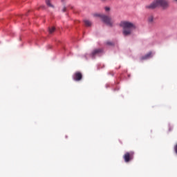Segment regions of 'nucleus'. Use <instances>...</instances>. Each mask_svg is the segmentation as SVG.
I'll return each mask as SVG.
<instances>
[{
    "mask_svg": "<svg viewBox=\"0 0 177 177\" xmlns=\"http://www.w3.org/2000/svg\"><path fill=\"white\" fill-rule=\"evenodd\" d=\"M46 4L49 8H55V6H53V4H52V3H50V0H46Z\"/></svg>",
    "mask_w": 177,
    "mask_h": 177,
    "instance_id": "obj_10",
    "label": "nucleus"
},
{
    "mask_svg": "<svg viewBox=\"0 0 177 177\" xmlns=\"http://www.w3.org/2000/svg\"><path fill=\"white\" fill-rule=\"evenodd\" d=\"M119 27L122 28L124 37H129L132 34V31H133V24L128 21H120Z\"/></svg>",
    "mask_w": 177,
    "mask_h": 177,
    "instance_id": "obj_1",
    "label": "nucleus"
},
{
    "mask_svg": "<svg viewBox=\"0 0 177 177\" xmlns=\"http://www.w3.org/2000/svg\"><path fill=\"white\" fill-rule=\"evenodd\" d=\"M153 53L151 52L148 53L147 55L142 56L141 57V60H147V59H150Z\"/></svg>",
    "mask_w": 177,
    "mask_h": 177,
    "instance_id": "obj_8",
    "label": "nucleus"
},
{
    "mask_svg": "<svg viewBox=\"0 0 177 177\" xmlns=\"http://www.w3.org/2000/svg\"><path fill=\"white\" fill-rule=\"evenodd\" d=\"M174 1H176V2H177V0H174Z\"/></svg>",
    "mask_w": 177,
    "mask_h": 177,
    "instance_id": "obj_18",
    "label": "nucleus"
},
{
    "mask_svg": "<svg viewBox=\"0 0 177 177\" xmlns=\"http://www.w3.org/2000/svg\"><path fill=\"white\" fill-rule=\"evenodd\" d=\"M56 30V28L55 27H51L48 28V32L49 34H53V32H55V30Z\"/></svg>",
    "mask_w": 177,
    "mask_h": 177,
    "instance_id": "obj_12",
    "label": "nucleus"
},
{
    "mask_svg": "<svg viewBox=\"0 0 177 177\" xmlns=\"http://www.w3.org/2000/svg\"><path fill=\"white\" fill-rule=\"evenodd\" d=\"M123 158H124L125 162H129V160H131V153H129V152L126 153L124 155Z\"/></svg>",
    "mask_w": 177,
    "mask_h": 177,
    "instance_id": "obj_7",
    "label": "nucleus"
},
{
    "mask_svg": "<svg viewBox=\"0 0 177 177\" xmlns=\"http://www.w3.org/2000/svg\"><path fill=\"white\" fill-rule=\"evenodd\" d=\"M104 11L106 12V13H109V12H110V10H111V8L109 7V6H105L104 8Z\"/></svg>",
    "mask_w": 177,
    "mask_h": 177,
    "instance_id": "obj_13",
    "label": "nucleus"
},
{
    "mask_svg": "<svg viewBox=\"0 0 177 177\" xmlns=\"http://www.w3.org/2000/svg\"><path fill=\"white\" fill-rule=\"evenodd\" d=\"M66 10H67V8L66 6L63 7L62 12H66Z\"/></svg>",
    "mask_w": 177,
    "mask_h": 177,
    "instance_id": "obj_15",
    "label": "nucleus"
},
{
    "mask_svg": "<svg viewBox=\"0 0 177 177\" xmlns=\"http://www.w3.org/2000/svg\"><path fill=\"white\" fill-rule=\"evenodd\" d=\"M84 23L86 27H91V26H92V22L88 19H85L84 21Z\"/></svg>",
    "mask_w": 177,
    "mask_h": 177,
    "instance_id": "obj_9",
    "label": "nucleus"
},
{
    "mask_svg": "<svg viewBox=\"0 0 177 177\" xmlns=\"http://www.w3.org/2000/svg\"><path fill=\"white\" fill-rule=\"evenodd\" d=\"M113 0H100L102 3H106V2H111Z\"/></svg>",
    "mask_w": 177,
    "mask_h": 177,
    "instance_id": "obj_14",
    "label": "nucleus"
},
{
    "mask_svg": "<svg viewBox=\"0 0 177 177\" xmlns=\"http://www.w3.org/2000/svg\"><path fill=\"white\" fill-rule=\"evenodd\" d=\"M102 52H103V50H102L100 48H97V49L93 50L91 55L93 56V57H95V56H96V55H100V53H102Z\"/></svg>",
    "mask_w": 177,
    "mask_h": 177,
    "instance_id": "obj_6",
    "label": "nucleus"
},
{
    "mask_svg": "<svg viewBox=\"0 0 177 177\" xmlns=\"http://www.w3.org/2000/svg\"><path fill=\"white\" fill-rule=\"evenodd\" d=\"M160 6L162 9H168L169 8V1L168 0H155L151 4L146 6V9H156Z\"/></svg>",
    "mask_w": 177,
    "mask_h": 177,
    "instance_id": "obj_2",
    "label": "nucleus"
},
{
    "mask_svg": "<svg viewBox=\"0 0 177 177\" xmlns=\"http://www.w3.org/2000/svg\"><path fill=\"white\" fill-rule=\"evenodd\" d=\"M106 44H107V45H113V43H111V42H110V41H107V42H106Z\"/></svg>",
    "mask_w": 177,
    "mask_h": 177,
    "instance_id": "obj_16",
    "label": "nucleus"
},
{
    "mask_svg": "<svg viewBox=\"0 0 177 177\" xmlns=\"http://www.w3.org/2000/svg\"><path fill=\"white\" fill-rule=\"evenodd\" d=\"M147 21L149 24H154V21H156V18H154V15H150L148 16Z\"/></svg>",
    "mask_w": 177,
    "mask_h": 177,
    "instance_id": "obj_5",
    "label": "nucleus"
},
{
    "mask_svg": "<svg viewBox=\"0 0 177 177\" xmlns=\"http://www.w3.org/2000/svg\"><path fill=\"white\" fill-rule=\"evenodd\" d=\"M61 2H62V3H64L66 2V0H61Z\"/></svg>",
    "mask_w": 177,
    "mask_h": 177,
    "instance_id": "obj_17",
    "label": "nucleus"
},
{
    "mask_svg": "<svg viewBox=\"0 0 177 177\" xmlns=\"http://www.w3.org/2000/svg\"><path fill=\"white\" fill-rule=\"evenodd\" d=\"M101 20L103 23H104V24H106V26H109V27H113V24L114 22L113 21L111 17L104 14Z\"/></svg>",
    "mask_w": 177,
    "mask_h": 177,
    "instance_id": "obj_3",
    "label": "nucleus"
},
{
    "mask_svg": "<svg viewBox=\"0 0 177 177\" xmlns=\"http://www.w3.org/2000/svg\"><path fill=\"white\" fill-rule=\"evenodd\" d=\"M74 81H81L82 80V73L81 72H75L73 75Z\"/></svg>",
    "mask_w": 177,
    "mask_h": 177,
    "instance_id": "obj_4",
    "label": "nucleus"
},
{
    "mask_svg": "<svg viewBox=\"0 0 177 177\" xmlns=\"http://www.w3.org/2000/svg\"><path fill=\"white\" fill-rule=\"evenodd\" d=\"M104 15V14L94 13V14L93 15V16L94 17H100V18L102 19Z\"/></svg>",
    "mask_w": 177,
    "mask_h": 177,
    "instance_id": "obj_11",
    "label": "nucleus"
}]
</instances>
